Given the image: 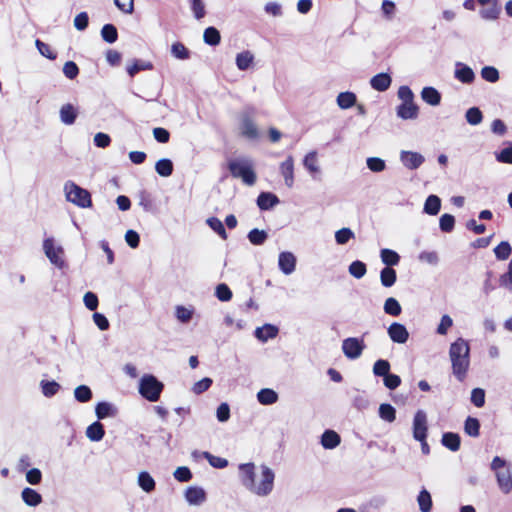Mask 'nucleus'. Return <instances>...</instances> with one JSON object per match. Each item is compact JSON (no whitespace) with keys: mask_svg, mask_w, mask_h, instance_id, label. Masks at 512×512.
<instances>
[{"mask_svg":"<svg viewBox=\"0 0 512 512\" xmlns=\"http://www.w3.org/2000/svg\"><path fill=\"white\" fill-rule=\"evenodd\" d=\"M260 478L256 480L255 464L243 463L239 465V476L242 485L253 494L268 496L274 487L275 473L266 465H261Z\"/></svg>","mask_w":512,"mask_h":512,"instance_id":"nucleus-1","label":"nucleus"},{"mask_svg":"<svg viewBox=\"0 0 512 512\" xmlns=\"http://www.w3.org/2000/svg\"><path fill=\"white\" fill-rule=\"evenodd\" d=\"M449 359L453 376L459 382H464L470 369V345L464 338H457L450 344Z\"/></svg>","mask_w":512,"mask_h":512,"instance_id":"nucleus-2","label":"nucleus"},{"mask_svg":"<svg viewBox=\"0 0 512 512\" xmlns=\"http://www.w3.org/2000/svg\"><path fill=\"white\" fill-rule=\"evenodd\" d=\"M163 389L164 384L152 374H144L139 381V394L150 402L158 401Z\"/></svg>","mask_w":512,"mask_h":512,"instance_id":"nucleus-3","label":"nucleus"},{"mask_svg":"<svg viewBox=\"0 0 512 512\" xmlns=\"http://www.w3.org/2000/svg\"><path fill=\"white\" fill-rule=\"evenodd\" d=\"M64 193L68 202H71L80 208H89L92 206L90 192L73 181L69 180L65 182Z\"/></svg>","mask_w":512,"mask_h":512,"instance_id":"nucleus-4","label":"nucleus"},{"mask_svg":"<svg viewBox=\"0 0 512 512\" xmlns=\"http://www.w3.org/2000/svg\"><path fill=\"white\" fill-rule=\"evenodd\" d=\"M228 168L234 178H241L242 181L252 186L256 182V174L253 170L252 164L247 159L232 160L228 163Z\"/></svg>","mask_w":512,"mask_h":512,"instance_id":"nucleus-5","label":"nucleus"},{"mask_svg":"<svg viewBox=\"0 0 512 512\" xmlns=\"http://www.w3.org/2000/svg\"><path fill=\"white\" fill-rule=\"evenodd\" d=\"M365 348L366 345L362 338L348 337L342 341V352L350 360L358 359Z\"/></svg>","mask_w":512,"mask_h":512,"instance_id":"nucleus-6","label":"nucleus"},{"mask_svg":"<svg viewBox=\"0 0 512 512\" xmlns=\"http://www.w3.org/2000/svg\"><path fill=\"white\" fill-rule=\"evenodd\" d=\"M413 438L416 441H423L427 439L428 435V420L427 413L419 409L416 411L413 417L412 423Z\"/></svg>","mask_w":512,"mask_h":512,"instance_id":"nucleus-7","label":"nucleus"},{"mask_svg":"<svg viewBox=\"0 0 512 512\" xmlns=\"http://www.w3.org/2000/svg\"><path fill=\"white\" fill-rule=\"evenodd\" d=\"M43 249L47 258L53 265H55L58 268H62L64 266L65 263L64 260L62 259L63 248L60 246L55 247L53 239H45L43 242Z\"/></svg>","mask_w":512,"mask_h":512,"instance_id":"nucleus-8","label":"nucleus"},{"mask_svg":"<svg viewBox=\"0 0 512 512\" xmlns=\"http://www.w3.org/2000/svg\"><path fill=\"white\" fill-rule=\"evenodd\" d=\"M400 161L405 168L416 170L424 163L425 158L418 152L402 150L400 152Z\"/></svg>","mask_w":512,"mask_h":512,"instance_id":"nucleus-9","label":"nucleus"},{"mask_svg":"<svg viewBox=\"0 0 512 512\" xmlns=\"http://www.w3.org/2000/svg\"><path fill=\"white\" fill-rule=\"evenodd\" d=\"M387 333L390 339L394 343L404 344L409 338V332L407 328L398 322H393L387 329Z\"/></svg>","mask_w":512,"mask_h":512,"instance_id":"nucleus-10","label":"nucleus"},{"mask_svg":"<svg viewBox=\"0 0 512 512\" xmlns=\"http://www.w3.org/2000/svg\"><path fill=\"white\" fill-rule=\"evenodd\" d=\"M396 115L402 120H414L419 115V107L415 102L401 103L396 107Z\"/></svg>","mask_w":512,"mask_h":512,"instance_id":"nucleus-11","label":"nucleus"},{"mask_svg":"<svg viewBox=\"0 0 512 512\" xmlns=\"http://www.w3.org/2000/svg\"><path fill=\"white\" fill-rule=\"evenodd\" d=\"M279 269L285 274L290 275L296 269V257L293 253L285 251L279 254L278 258Z\"/></svg>","mask_w":512,"mask_h":512,"instance_id":"nucleus-12","label":"nucleus"},{"mask_svg":"<svg viewBox=\"0 0 512 512\" xmlns=\"http://www.w3.org/2000/svg\"><path fill=\"white\" fill-rule=\"evenodd\" d=\"M279 171L284 178L286 186L292 188L294 185V159L291 155L280 164Z\"/></svg>","mask_w":512,"mask_h":512,"instance_id":"nucleus-13","label":"nucleus"},{"mask_svg":"<svg viewBox=\"0 0 512 512\" xmlns=\"http://www.w3.org/2000/svg\"><path fill=\"white\" fill-rule=\"evenodd\" d=\"M303 166L313 179H318V175L321 174V169L316 151H310L304 156Z\"/></svg>","mask_w":512,"mask_h":512,"instance_id":"nucleus-14","label":"nucleus"},{"mask_svg":"<svg viewBox=\"0 0 512 512\" xmlns=\"http://www.w3.org/2000/svg\"><path fill=\"white\" fill-rule=\"evenodd\" d=\"M241 134L250 140L259 137V131L253 120L248 115H243L240 124Z\"/></svg>","mask_w":512,"mask_h":512,"instance_id":"nucleus-15","label":"nucleus"},{"mask_svg":"<svg viewBox=\"0 0 512 512\" xmlns=\"http://www.w3.org/2000/svg\"><path fill=\"white\" fill-rule=\"evenodd\" d=\"M185 499L190 505H200L206 500V492L201 487L191 486L185 491Z\"/></svg>","mask_w":512,"mask_h":512,"instance_id":"nucleus-16","label":"nucleus"},{"mask_svg":"<svg viewBox=\"0 0 512 512\" xmlns=\"http://www.w3.org/2000/svg\"><path fill=\"white\" fill-rule=\"evenodd\" d=\"M279 329L272 324H264L262 327H257L254 336L262 343L267 342L269 339L277 337Z\"/></svg>","mask_w":512,"mask_h":512,"instance_id":"nucleus-17","label":"nucleus"},{"mask_svg":"<svg viewBox=\"0 0 512 512\" xmlns=\"http://www.w3.org/2000/svg\"><path fill=\"white\" fill-rule=\"evenodd\" d=\"M454 76L457 80L464 84H470L475 79L473 70L468 65L460 62L456 63Z\"/></svg>","mask_w":512,"mask_h":512,"instance_id":"nucleus-18","label":"nucleus"},{"mask_svg":"<svg viewBox=\"0 0 512 512\" xmlns=\"http://www.w3.org/2000/svg\"><path fill=\"white\" fill-rule=\"evenodd\" d=\"M392 83V78L388 73H379L370 79L371 87L379 92H384L389 89Z\"/></svg>","mask_w":512,"mask_h":512,"instance_id":"nucleus-19","label":"nucleus"},{"mask_svg":"<svg viewBox=\"0 0 512 512\" xmlns=\"http://www.w3.org/2000/svg\"><path fill=\"white\" fill-rule=\"evenodd\" d=\"M497 483L504 494L512 490V473L509 467L496 473Z\"/></svg>","mask_w":512,"mask_h":512,"instance_id":"nucleus-20","label":"nucleus"},{"mask_svg":"<svg viewBox=\"0 0 512 512\" xmlns=\"http://www.w3.org/2000/svg\"><path fill=\"white\" fill-rule=\"evenodd\" d=\"M481 5L479 10L481 16L487 20H494L498 17L501 6L498 5V2H478Z\"/></svg>","mask_w":512,"mask_h":512,"instance_id":"nucleus-21","label":"nucleus"},{"mask_svg":"<svg viewBox=\"0 0 512 512\" xmlns=\"http://www.w3.org/2000/svg\"><path fill=\"white\" fill-rule=\"evenodd\" d=\"M60 120L65 125H72L75 123L78 116V110L72 104H64L59 111Z\"/></svg>","mask_w":512,"mask_h":512,"instance_id":"nucleus-22","label":"nucleus"},{"mask_svg":"<svg viewBox=\"0 0 512 512\" xmlns=\"http://www.w3.org/2000/svg\"><path fill=\"white\" fill-rule=\"evenodd\" d=\"M279 203V198L270 192H261L257 197V205L261 210H269Z\"/></svg>","mask_w":512,"mask_h":512,"instance_id":"nucleus-23","label":"nucleus"},{"mask_svg":"<svg viewBox=\"0 0 512 512\" xmlns=\"http://www.w3.org/2000/svg\"><path fill=\"white\" fill-rule=\"evenodd\" d=\"M421 98L424 102L431 106H437L441 102L440 92L431 86H427L422 89Z\"/></svg>","mask_w":512,"mask_h":512,"instance_id":"nucleus-24","label":"nucleus"},{"mask_svg":"<svg viewBox=\"0 0 512 512\" xmlns=\"http://www.w3.org/2000/svg\"><path fill=\"white\" fill-rule=\"evenodd\" d=\"M441 443L444 447L452 452H456L460 449L461 438L459 434L453 432H445L442 435Z\"/></svg>","mask_w":512,"mask_h":512,"instance_id":"nucleus-25","label":"nucleus"},{"mask_svg":"<svg viewBox=\"0 0 512 512\" xmlns=\"http://www.w3.org/2000/svg\"><path fill=\"white\" fill-rule=\"evenodd\" d=\"M105 435V429L101 422L95 421L90 424L86 429V436L93 442H99Z\"/></svg>","mask_w":512,"mask_h":512,"instance_id":"nucleus-26","label":"nucleus"},{"mask_svg":"<svg viewBox=\"0 0 512 512\" xmlns=\"http://www.w3.org/2000/svg\"><path fill=\"white\" fill-rule=\"evenodd\" d=\"M23 502L31 507H36L42 502V496L36 490L26 487L21 492Z\"/></svg>","mask_w":512,"mask_h":512,"instance_id":"nucleus-27","label":"nucleus"},{"mask_svg":"<svg viewBox=\"0 0 512 512\" xmlns=\"http://www.w3.org/2000/svg\"><path fill=\"white\" fill-rule=\"evenodd\" d=\"M95 414L99 420L114 417L117 414L116 407L109 402H99L95 407Z\"/></svg>","mask_w":512,"mask_h":512,"instance_id":"nucleus-28","label":"nucleus"},{"mask_svg":"<svg viewBox=\"0 0 512 512\" xmlns=\"http://www.w3.org/2000/svg\"><path fill=\"white\" fill-rule=\"evenodd\" d=\"M341 442V438L334 430H325L321 436V445L325 449H334Z\"/></svg>","mask_w":512,"mask_h":512,"instance_id":"nucleus-29","label":"nucleus"},{"mask_svg":"<svg viewBox=\"0 0 512 512\" xmlns=\"http://www.w3.org/2000/svg\"><path fill=\"white\" fill-rule=\"evenodd\" d=\"M441 209V199L437 195H429L424 203V213L435 216Z\"/></svg>","mask_w":512,"mask_h":512,"instance_id":"nucleus-30","label":"nucleus"},{"mask_svg":"<svg viewBox=\"0 0 512 512\" xmlns=\"http://www.w3.org/2000/svg\"><path fill=\"white\" fill-rule=\"evenodd\" d=\"M380 258L383 264L386 265V267H393L399 264L400 262V255L388 248H383L380 251Z\"/></svg>","mask_w":512,"mask_h":512,"instance_id":"nucleus-31","label":"nucleus"},{"mask_svg":"<svg viewBox=\"0 0 512 512\" xmlns=\"http://www.w3.org/2000/svg\"><path fill=\"white\" fill-rule=\"evenodd\" d=\"M397 280L396 270L391 267H384L380 271V282L383 287H392Z\"/></svg>","mask_w":512,"mask_h":512,"instance_id":"nucleus-32","label":"nucleus"},{"mask_svg":"<svg viewBox=\"0 0 512 512\" xmlns=\"http://www.w3.org/2000/svg\"><path fill=\"white\" fill-rule=\"evenodd\" d=\"M417 503L421 512H431L433 502L430 492L423 488L417 496Z\"/></svg>","mask_w":512,"mask_h":512,"instance_id":"nucleus-33","label":"nucleus"},{"mask_svg":"<svg viewBox=\"0 0 512 512\" xmlns=\"http://www.w3.org/2000/svg\"><path fill=\"white\" fill-rule=\"evenodd\" d=\"M257 400L262 405H272L277 402L278 394L270 388H263L257 393Z\"/></svg>","mask_w":512,"mask_h":512,"instance_id":"nucleus-34","label":"nucleus"},{"mask_svg":"<svg viewBox=\"0 0 512 512\" xmlns=\"http://www.w3.org/2000/svg\"><path fill=\"white\" fill-rule=\"evenodd\" d=\"M356 95L353 92L346 91L338 94L336 102L341 109H349L356 104Z\"/></svg>","mask_w":512,"mask_h":512,"instance_id":"nucleus-35","label":"nucleus"},{"mask_svg":"<svg viewBox=\"0 0 512 512\" xmlns=\"http://www.w3.org/2000/svg\"><path fill=\"white\" fill-rule=\"evenodd\" d=\"M138 485L143 491L150 493L155 489L156 483L147 471H142L138 475Z\"/></svg>","mask_w":512,"mask_h":512,"instance_id":"nucleus-36","label":"nucleus"},{"mask_svg":"<svg viewBox=\"0 0 512 512\" xmlns=\"http://www.w3.org/2000/svg\"><path fill=\"white\" fill-rule=\"evenodd\" d=\"M253 60L254 55L250 51L246 50L236 55L235 62L239 70L245 71L251 66Z\"/></svg>","mask_w":512,"mask_h":512,"instance_id":"nucleus-37","label":"nucleus"},{"mask_svg":"<svg viewBox=\"0 0 512 512\" xmlns=\"http://www.w3.org/2000/svg\"><path fill=\"white\" fill-rule=\"evenodd\" d=\"M156 172L162 177H169L173 173V163L168 158H162L155 164Z\"/></svg>","mask_w":512,"mask_h":512,"instance_id":"nucleus-38","label":"nucleus"},{"mask_svg":"<svg viewBox=\"0 0 512 512\" xmlns=\"http://www.w3.org/2000/svg\"><path fill=\"white\" fill-rule=\"evenodd\" d=\"M464 431L471 437H478L480 434V422L477 418L468 416L464 422Z\"/></svg>","mask_w":512,"mask_h":512,"instance_id":"nucleus-39","label":"nucleus"},{"mask_svg":"<svg viewBox=\"0 0 512 512\" xmlns=\"http://www.w3.org/2000/svg\"><path fill=\"white\" fill-rule=\"evenodd\" d=\"M384 312L390 316H399L402 312V308L398 300L394 297H389L384 302Z\"/></svg>","mask_w":512,"mask_h":512,"instance_id":"nucleus-40","label":"nucleus"},{"mask_svg":"<svg viewBox=\"0 0 512 512\" xmlns=\"http://www.w3.org/2000/svg\"><path fill=\"white\" fill-rule=\"evenodd\" d=\"M203 40L207 45L216 46L221 41L220 32L215 27H208L204 30Z\"/></svg>","mask_w":512,"mask_h":512,"instance_id":"nucleus-41","label":"nucleus"},{"mask_svg":"<svg viewBox=\"0 0 512 512\" xmlns=\"http://www.w3.org/2000/svg\"><path fill=\"white\" fill-rule=\"evenodd\" d=\"M247 238L251 244L259 246L268 239V233L265 230L254 228L249 231Z\"/></svg>","mask_w":512,"mask_h":512,"instance_id":"nucleus-42","label":"nucleus"},{"mask_svg":"<svg viewBox=\"0 0 512 512\" xmlns=\"http://www.w3.org/2000/svg\"><path fill=\"white\" fill-rule=\"evenodd\" d=\"M101 37L109 44L116 42L118 39L117 28L113 24H105L101 29Z\"/></svg>","mask_w":512,"mask_h":512,"instance_id":"nucleus-43","label":"nucleus"},{"mask_svg":"<svg viewBox=\"0 0 512 512\" xmlns=\"http://www.w3.org/2000/svg\"><path fill=\"white\" fill-rule=\"evenodd\" d=\"M40 387H41L43 395L48 398L56 395L61 388L60 384L54 380H52V381L42 380L40 382Z\"/></svg>","mask_w":512,"mask_h":512,"instance_id":"nucleus-44","label":"nucleus"},{"mask_svg":"<svg viewBox=\"0 0 512 512\" xmlns=\"http://www.w3.org/2000/svg\"><path fill=\"white\" fill-rule=\"evenodd\" d=\"M92 396V391L87 385H79L74 389V397L80 403L89 402Z\"/></svg>","mask_w":512,"mask_h":512,"instance_id":"nucleus-45","label":"nucleus"},{"mask_svg":"<svg viewBox=\"0 0 512 512\" xmlns=\"http://www.w3.org/2000/svg\"><path fill=\"white\" fill-rule=\"evenodd\" d=\"M153 64L149 61L135 60L134 63L127 67L129 76L134 77L138 72L144 70H152Z\"/></svg>","mask_w":512,"mask_h":512,"instance_id":"nucleus-46","label":"nucleus"},{"mask_svg":"<svg viewBox=\"0 0 512 512\" xmlns=\"http://www.w3.org/2000/svg\"><path fill=\"white\" fill-rule=\"evenodd\" d=\"M379 417L391 423L396 419V410L391 404L383 403L379 406Z\"/></svg>","mask_w":512,"mask_h":512,"instance_id":"nucleus-47","label":"nucleus"},{"mask_svg":"<svg viewBox=\"0 0 512 512\" xmlns=\"http://www.w3.org/2000/svg\"><path fill=\"white\" fill-rule=\"evenodd\" d=\"M206 223L223 240H226L228 238L225 227L220 219H218L216 217H210L206 220Z\"/></svg>","mask_w":512,"mask_h":512,"instance_id":"nucleus-48","label":"nucleus"},{"mask_svg":"<svg viewBox=\"0 0 512 512\" xmlns=\"http://www.w3.org/2000/svg\"><path fill=\"white\" fill-rule=\"evenodd\" d=\"M511 252L512 248L508 241H502L494 248L495 257L500 261L508 259Z\"/></svg>","mask_w":512,"mask_h":512,"instance_id":"nucleus-49","label":"nucleus"},{"mask_svg":"<svg viewBox=\"0 0 512 512\" xmlns=\"http://www.w3.org/2000/svg\"><path fill=\"white\" fill-rule=\"evenodd\" d=\"M349 273L356 279H361L367 272L366 264L360 260L353 261L348 267Z\"/></svg>","mask_w":512,"mask_h":512,"instance_id":"nucleus-50","label":"nucleus"},{"mask_svg":"<svg viewBox=\"0 0 512 512\" xmlns=\"http://www.w3.org/2000/svg\"><path fill=\"white\" fill-rule=\"evenodd\" d=\"M171 54L179 60H187L190 58V51L181 42H175L172 44Z\"/></svg>","mask_w":512,"mask_h":512,"instance_id":"nucleus-51","label":"nucleus"},{"mask_svg":"<svg viewBox=\"0 0 512 512\" xmlns=\"http://www.w3.org/2000/svg\"><path fill=\"white\" fill-rule=\"evenodd\" d=\"M390 363L385 359H378L373 365V374L377 377H385L390 373Z\"/></svg>","mask_w":512,"mask_h":512,"instance_id":"nucleus-52","label":"nucleus"},{"mask_svg":"<svg viewBox=\"0 0 512 512\" xmlns=\"http://www.w3.org/2000/svg\"><path fill=\"white\" fill-rule=\"evenodd\" d=\"M466 121L470 125H478L483 120V114L478 107H471L465 113Z\"/></svg>","mask_w":512,"mask_h":512,"instance_id":"nucleus-53","label":"nucleus"},{"mask_svg":"<svg viewBox=\"0 0 512 512\" xmlns=\"http://www.w3.org/2000/svg\"><path fill=\"white\" fill-rule=\"evenodd\" d=\"M201 455L209 462V464L218 469H223L228 466V461L225 458L214 456L211 453L204 451Z\"/></svg>","mask_w":512,"mask_h":512,"instance_id":"nucleus-54","label":"nucleus"},{"mask_svg":"<svg viewBox=\"0 0 512 512\" xmlns=\"http://www.w3.org/2000/svg\"><path fill=\"white\" fill-rule=\"evenodd\" d=\"M194 310L187 308L183 305H178L175 308V316L181 323H188L193 316Z\"/></svg>","mask_w":512,"mask_h":512,"instance_id":"nucleus-55","label":"nucleus"},{"mask_svg":"<svg viewBox=\"0 0 512 512\" xmlns=\"http://www.w3.org/2000/svg\"><path fill=\"white\" fill-rule=\"evenodd\" d=\"M354 237V232L350 228H341L335 232V241L339 245L348 243Z\"/></svg>","mask_w":512,"mask_h":512,"instance_id":"nucleus-56","label":"nucleus"},{"mask_svg":"<svg viewBox=\"0 0 512 512\" xmlns=\"http://www.w3.org/2000/svg\"><path fill=\"white\" fill-rule=\"evenodd\" d=\"M455 218L451 214H443L439 219V227L441 231L449 233L454 229Z\"/></svg>","mask_w":512,"mask_h":512,"instance_id":"nucleus-57","label":"nucleus"},{"mask_svg":"<svg viewBox=\"0 0 512 512\" xmlns=\"http://www.w3.org/2000/svg\"><path fill=\"white\" fill-rule=\"evenodd\" d=\"M215 295L218 300L222 302L230 301L232 298V291L227 284L221 283L216 286Z\"/></svg>","mask_w":512,"mask_h":512,"instance_id":"nucleus-58","label":"nucleus"},{"mask_svg":"<svg viewBox=\"0 0 512 512\" xmlns=\"http://www.w3.org/2000/svg\"><path fill=\"white\" fill-rule=\"evenodd\" d=\"M481 77L490 83H495L499 80V72L493 66H485L481 70Z\"/></svg>","mask_w":512,"mask_h":512,"instance_id":"nucleus-59","label":"nucleus"},{"mask_svg":"<svg viewBox=\"0 0 512 512\" xmlns=\"http://www.w3.org/2000/svg\"><path fill=\"white\" fill-rule=\"evenodd\" d=\"M352 405L357 410L364 411L369 407L370 401L364 393H357L352 399Z\"/></svg>","mask_w":512,"mask_h":512,"instance_id":"nucleus-60","label":"nucleus"},{"mask_svg":"<svg viewBox=\"0 0 512 512\" xmlns=\"http://www.w3.org/2000/svg\"><path fill=\"white\" fill-rule=\"evenodd\" d=\"M366 164L372 172H382L386 168L385 161L378 157L367 158Z\"/></svg>","mask_w":512,"mask_h":512,"instance_id":"nucleus-61","label":"nucleus"},{"mask_svg":"<svg viewBox=\"0 0 512 512\" xmlns=\"http://www.w3.org/2000/svg\"><path fill=\"white\" fill-rule=\"evenodd\" d=\"M471 402L473 405H475L477 408H481L485 404V391L482 388H474L471 391Z\"/></svg>","mask_w":512,"mask_h":512,"instance_id":"nucleus-62","label":"nucleus"},{"mask_svg":"<svg viewBox=\"0 0 512 512\" xmlns=\"http://www.w3.org/2000/svg\"><path fill=\"white\" fill-rule=\"evenodd\" d=\"M173 476L179 482H188L192 479V472L188 467L181 466L174 471Z\"/></svg>","mask_w":512,"mask_h":512,"instance_id":"nucleus-63","label":"nucleus"},{"mask_svg":"<svg viewBox=\"0 0 512 512\" xmlns=\"http://www.w3.org/2000/svg\"><path fill=\"white\" fill-rule=\"evenodd\" d=\"M213 381L211 378L209 377H205L199 381H197L193 387H192V391L193 393L199 395V394H202L203 392L207 391L211 385H212Z\"/></svg>","mask_w":512,"mask_h":512,"instance_id":"nucleus-64","label":"nucleus"}]
</instances>
